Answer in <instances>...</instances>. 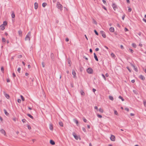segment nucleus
I'll return each mask as SVG.
<instances>
[{
  "instance_id": "nucleus-42",
  "label": "nucleus",
  "mask_w": 146,
  "mask_h": 146,
  "mask_svg": "<svg viewBox=\"0 0 146 146\" xmlns=\"http://www.w3.org/2000/svg\"><path fill=\"white\" fill-rule=\"evenodd\" d=\"M93 23H94L96 25H97V23L96 21L94 19H93Z\"/></svg>"
},
{
  "instance_id": "nucleus-8",
  "label": "nucleus",
  "mask_w": 146,
  "mask_h": 146,
  "mask_svg": "<svg viewBox=\"0 0 146 146\" xmlns=\"http://www.w3.org/2000/svg\"><path fill=\"white\" fill-rule=\"evenodd\" d=\"M0 132L3 134L5 135H6V132L3 129H2L0 130Z\"/></svg>"
},
{
  "instance_id": "nucleus-1",
  "label": "nucleus",
  "mask_w": 146,
  "mask_h": 146,
  "mask_svg": "<svg viewBox=\"0 0 146 146\" xmlns=\"http://www.w3.org/2000/svg\"><path fill=\"white\" fill-rule=\"evenodd\" d=\"M31 35V32H29L27 35H26L25 38V40H30V37Z\"/></svg>"
},
{
  "instance_id": "nucleus-5",
  "label": "nucleus",
  "mask_w": 146,
  "mask_h": 146,
  "mask_svg": "<svg viewBox=\"0 0 146 146\" xmlns=\"http://www.w3.org/2000/svg\"><path fill=\"white\" fill-rule=\"evenodd\" d=\"M110 139L112 141H115V137L113 135H111Z\"/></svg>"
},
{
  "instance_id": "nucleus-48",
  "label": "nucleus",
  "mask_w": 146,
  "mask_h": 146,
  "mask_svg": "<svg viewBox=\"0 0 146 146\" xmlns=\"http://www.w3.org/2000/svg\"><path fill=\"white\" fill-rule=\"evenodd\" d=\"M22 121L23 122V123H25L26 121V120L25 119H23L22 120Z\"/></svg>"
},
{
  "instance_id": "nucleus-45",
  "label": "nucleus",
  "mask_w": 146,
  "mask_h": 146,
  "mask_svg": "<svg viewBox=\"0 0 146 146\" xmlns=\"http://www.w3.org/2000/svg\"><path fill=\"white\" fill-rule=\"evenodd\" d=\"M129 51L131 52L132 53H133V50H132L131 49V48H129Z\"/></svg>"
},
{
  "instance_id": "nucleus-14",
  "label": "nucleus",
  "mask_w": 146,
  "mask_h": 146,
  "mask_svg": "<svg viewBox=\"0 0 146 146\" xmlns=\"http://www.w3.org/2000/svg\"><path fill=\"white\" fill-rule=\"evenodd\" d=\"M109 31L111 32H113L114 31V29L113 27H111L109 29Z\"/></svg>"
},
{
  "instance_id": "nucleus-6",
  "label": "nucleus",
  "mask_w": 146,
  "mask_h": 146,
  "mask_svg": "<svg viewBox=\"0 0 146 146\" xmlns=\"http://www.w3.org/2000/svg\"><path fill=\"white\" fill-rule=\"evenodd\" d=\"M112 7L115 11V10L117 9V5L114 3H113L112 4Z\"/></svg>"
},
{
  "instance_id": "nucleus-37",
  "label": "nucleus",
  "mask_w": 146,
  "mask_h": 146,
  "mask_svg": "<svg viewBox=\"0 0 146 146\" xmlns=\"http://www.w3.org/2000/svg\"><path fill=\"white\" fill-rule=\"evenodd\" d=\"M134 68V70H135V71L137 72H138V70L137 69V68L135 66V67H133Z\"/></svg>"
},
{
  "instance_id": "nucleus-34",
  "label": "nucleus",
  "mask_w": 146,
  "mask_h": 146,
  "mask_svg": "<svg viewBox=\"0 0 146 146\" xmlns=\"http://www.w3.org/2000/svg\"><path fill=\"white\" fill-rule=\"evenodd\" d=\"M6 41V39L3 37L2 38V42H5Z\"/></svg>"
},
{
  "instance_id": "nucleus-4",
  "label": "nucleus",
  "mask_w": 146,
  "mask_h": 146,
  "mask_svg": "<svg viewBox=\"0 0 146 146\" xmlns=\"http://www.w3.org/2000/svg\"><path fill=\"white\" fill-rule=\"evenodd\" d=\"M100 33L102 34V36L104 38H106V36L105 34V33L103 31H100Z\"/></svg>"
},
{
  "instance_id": "nucleus-57",
  "label": "nucleus",
  "mask_w": 146,
  "mask_h": 146,
  "mask_svg": "<svg viewBox=\"0 0 146 146\" xmlns=\"http://www.w3.org/2000/svg\"><path fill=\"white\" fill-rule=\"evenodd\" d=\"M42 65L43 67H44L45 65H44V62H43L42 63Z\"/></svg>"
},
{
  "instance_id": "nucleus-27",
  "label": "nucleus",
  "mask_w": 146,
  "mask_h": 146,
  "mask_svg": "<svg viewBox=\"0 0 146 146\" xmlns=\"http://www.w3.org/2000/svg\"><path fill=\"white\" fill-rule=\"evenodd\" d=\"M118 98L119 99H121L122 101H124V99L123 98V97H121V96H119Z\"/></svg>"
},
{
  "instance_id": "nucleus-22",
  "label": "nucleus",
  "mask_w": 146,
  "mask_h": 146,
  "mask_svg": "<svg viewBox=\"0 0 146 146\" xmlns=\"http://www.w3.org/2000/svg\"><path fill=\"white\" fill-rule=\"evenodd\" d=\"M133 91L135 94L137 95L138 94V92L137 90H133Z\"/></svg>"
},
{
  "instance_id": "nucleus-50",
  "label": "nucleus",
  "mask_w": 146,
  "mask_h": 146,
  "mask_svg": "<svg viewBox=\"0 0 146 146\" xmlns=\"http://www.w3.org/2000/svg\"><path fill=\"white\" fill-rule=\"evenodd\" d=\"M82 130L83 131H84V132H86V129L84 127H83L82 128Z\"/></svg>"
},
{
  "instance_id": "nucleus-56",
  "label": "nucleus",
  "mask_w": 146,
  "mask_h": 146,
  "mask_svg": "<svg viewBox=\"0 0 146 146\" xmlns=\"http://www.w3.org/2000/svg\"><path fill=\"white\" fill-rule=\"evenodd\" d=\"M16 76L15 74L14 73H13V78H15Z\"/></svg>"
},
{
  "instance_id": "nucleus-53",
  "label": "nucleus",
  "mask_w": 146,
  "mask_h": 146,
  "mask_svg": "<svg viewBox=\"0 0 146 146\" xmlns=\"http://www.w3.org/2000/svg\"><path fill=\"white\" fill-rule=\"evenodd\" d=\"M17 102L19 103H20L21 102V100L20 99H19L17 100Z\"/></svg>"
},
{
  "instance_id": "nucleus-25",
  "label": "nucleus",
  "mask_w": 146,
  "mask_h": 146,
  "mask_svg": "<svg viewBox=\"0 0 146 146\" xmlns=\"http://www.w3.org/2000/svg\"><path fill=\"white\" fill-rule=\"evenodd\" d=\"M47 3H43L42 4V6L43 7H44L46 5Z\"/></svg>"
},
{
  "instance_id": "nucleus-46",
  "label": "nucleus",
  "mask_w": 146,
  "mask_h": 146,
  "mask_svg": "<svg viewBox=\"0 0 146 146\" xmlns=\"http://www.w3.org/2000/svg\"><path fill=\"white\" fill-rule=\"evenodd\" d=\"M114 113L116 115H117L118 114L117 111L116 110L114 111Z\"/></svg>"
},
{
  "instance_id": "nucleus-12",
  "label": "nucleus",
  "mask_w": 146,
  "mask_h": 146,
  "mask_svg": "<svg viewBox=\"0 0 146 146\" xmlns=\"http://www.w3.org/2000/svg\"><path fill=\"white\" fill-rule=\"evenodd\" d=\"M0 29L1 30H3L5 29V26L3 24L1 25L0 26Z\"/></svg>"
},
{
  "instance_id": "nucleus-11",
  "label": "nucleus",
  "mask_w": 146,
  "mask_h": 146,
  "mask_svg": "<svg viewBox=\"0 0 146 146\" xmlns=\"http://www.w3.org/2000/svg\"><path fill=\"white\" fill-rule=\"evenodd\" d=\"M94 58H95V60L96 61H98V59L97 58V56L96 54V53H94Z\"/></svg>"
},
{
  "instance_id": "nucleus-36",
  "label": "nucleus",
  "mask_w": 146,
  "mask_h": 146,
  "mask_svg": "<svg viewBox=\"0 0 146 146\" xmlns=\"http://www.w3.org/2000/svg\"><path fill=\"white\" fill-rule=\"evenodd\" d=\"M7 24V22L6 21H4L3 22V25H4V26L6 25Z\"/></svg>"
},
{
  "instance_id": "nucleus-61",
  "label": "nucleus",
  "mask_w": 146,
  "mask_h": 146,
  "mask_svg": "<svg viewBox=\"0 0 146 146\" xmlns=\"http://www.w3.org/2000/svg\"><path fill=\"white\" fill-rule=\"evenodd\" d=\"M137 34L139 36H140L141 35V33L140 32L138 33H137Z\"/></svg>"
},
{
  "instance_id": "nucleus-60",
  "label": "nucleus",
  "mask_w": 146,
  "mask_h": 146,
  "mask_svg": "<svg viewBox=\"0 0 146 146\" xmlns=\"http://www.w3.org/2000/svg\"><path fill=\"white\" fill-rule=\"evenodd\" d=\"M120 48L121 49H123L124 48L123 46L122 45H120Z\"/></svg>"
},
{
  "instance_id": "nucleus-52",
  "label": "nucleus",
  "mask_w": 146,
  "mask_h": 146,
  "mask_svg": "<svg viewBox=\"0 0 146 146\" xmlns=\"http://www.w3.org/2000/svg\"><path fill=\"white\" fill-rule=\"evenodd\" d=\"M124 31L125 32H127L128 31V29L126 28H125L124 29Z\"/></svg>"
},
{
  "instance_id": "nucleus-63",
  "label": "nucleus",
  "mask_w": 146,
  "mask_h": 146,
  "mask_svg": "<svg viewBox=\"0 0 146 146\" xmlns=\"http://www.w3.org/2000/svg\"><path fill=\"white\" fill-rule=\"evenodd\" d=\"M69 39H68V38H66V39H65V40L66 42H68L69 41Z\"/></svg>"
},
{
  "instance_id": "nucleus-29",
  "label": "nucleus",
  "mask_w": 146,
  "mask_h": 146,
  "mask_svg": "<svg viewBox=\"0 0 146 146\" xmlns=\"http://www.w3.org/2000/svg\"><path fill=\"white\" fill-rule=\"evenodd\" d=\"M18 33L19 36H21L22 34V32L20 30L18 31Z\"/></svg>"
},
{
  "instance_id": "nucleus-35",
  "label": "nucleus",
  "mask_w": 146,
  "mask_h": 146,
  "mask_svg": "<svg viewBox=\"0 0 146 146\" xmlns=\"http://www.w3.org/2000/svg\"><path fill=\"white\" fill-rule=\"evenodd\" d=\"M111 57H113V58H114V57H115V55L113 53H111Z\"/></svg>"
},
{
  "instance_id": "nucleus-44",
  "label": "nucleus",
  "mask_w": 146,
  "mask_h": 146,
  "mask_svg": "<svg viewBox=\"0 0 146 146\" xmlns=\"http://www.w3.org/2000/svg\"><path fill=\"white\" fill-rule=\"evenodd\" d=\"M128 8H128V11L129 12H131V10H132V9L131 8H130L129 7H128Z\"/></svg>"
},
{
  "instance_id": "nucleus-20",
  "label": "nucleus",
  "mask_w": 146,
  "mask_h": 146,
  "mask_svg": "<svg viewBox=\"0 0 146 146\" xmlns=\"http://www.w3.org/2000/svg\"><path fill=\"white\" fill-rule=\"evenodd\" d=\"M51 58L52 59L53 61L54 58V54L53 53H51L50 55Z\"/></svg>"
},
{
  "instance_id": "nucleus-51",
  "label": "nucleus",
  "mask_w": 146,
  "mask_h": 146,
  "mask_svg": "<svg viewBox=\"0 0 146 146\" xmlns=\"http://www.w3.org/2000/svg\"><path fill=\"white\" fill-rule=\"evenodd\" d=\"M125 17V14H124L123 15V16L122 17V19H123V20H124Z\"/></svg>"
},
{
  "instance_id": "nucleus-43",
  "label": "nucleus",
  "mask_w": 146,
  "mask_h": 146,
  "mask_svg": "<svg viewBox=\"0 0 146 146\" xmlns=\"http://www.w3.org/2000/svg\"><path fill=\"white\" fill-rule=\"evenodd\" d=\"M21 68H19L18 69H17V71L19 72V73H20V71H21Z\"/></svg>"
},
{
  "instance_id": "nucleus-40",
  "label": "nucleus",
  "mask_w": 146,
  "mask_h": 146,
  "mask_svg": "<svg viewBox=\"0 0 146 146\" xmlns=\"http://www.w3.org/2000/svg\"><path fill=\"white\" fill-rule=\"evenodd\" d=\"M99 111L101 113H103V109L102 108H100L99 110Z\"/></svg>"
},
{
  "instance_id": "nucleus-32",
  "label": "nucleus",
  "mask_w": 146,
  "mask_h": 146,
  "mask_svg": "<svg viewBox=\"0 0 146 146\" xmlns=\"http://www.w3.org/2000/svg\"><path fill=\"white\" fill-rule=\"evenodd\" d=\"M102 77H103V78H104V79L105 80H106V79L105 76V75L103 74H102Z\"/></svg>"
},
{
  "instance_id": "nucleus-26",
  "label": "nucleus",
  "mask_w": 146,
  "mask_h": 146,
  "mask_svg": "<svg viewBox=\"0 0 146 146\" xmlns=\"http://www.w3.org/2000/svg\"><path fill=\"white\" fill-rule=\"evenodd\" d=\"M1 70L2 73H4V69L3 66H2L1 68Z\"/></svg>"
},
{
  "instance_id": "nucleus-3",
  "label": "nucleus",
  "mask_w": 146,
  "mask_h": 146,
  "mask_svg": "<svg viewBox=\"0 0 146 146\" xmlns=\"http://www.w3.org/2000/svg\"><path fill=\"white\" fill-rule=\"evenodd\" d=\"M87 72L89 74H91L93 73L92 69L91 68H89L87 70Z\"/></svg>"
},
{
  "instance_id": "nucleus-58",
  "label": "nucleus",
  "mask_w": 146,
  "mask_h": 146,
  "mask_svg": "<svg viewBox=\"0 0 146 146\" xmlns=\"http://www.w3.org/2000/svg\"><path fill=\"white\" fill-rule=\"evenodd\" d=\"M27 127L30 130L31 129V127L30 125H28Z\"/></svg>"
},
{
  "instance_id": "nucleus-15",
  "label": "nucleus",
  "mask_w": 146,
  "mask_h": 146,
  "mask_svg": "<svg viewBox=\"0 0 146 146\" xmlns=\"http://www.w3.org/2000/svg\"><path fill=\"white\" fill-rule=\"evenodd\" d=\"M34 6H35V9H37L38 7V3L36 2L34 4Z\"/></svg>"
},
{
  "instance_id": "nucleus-33",
  "label": "nucleus",
  "mask_w": 146,
  "mask_h": 146,
  "mask_svg": "<svg viewBox=\"0 0 146 146\" xmlns=\"http://www.w3.org/2000/svg\"><path fill=\"white\" fill-rule=\"evenodd\" d=\"M132 46L134 48H136V44L134 43H133L132 44Z\"/></svg>"
},
{
  "instance_id": "nucleus-17",
  "label": "nucleus",
  "mask_w": 146,
  "mask_h": 146,
  "mask_svg": "<svg viewBox=\"0 0 146 146\" xmlns=\"http://www.w3.org/2000/svg\"><path fill=\"white\" fill-rule=\"evenodd\" d=\"M58 123L60 126L62 127H63V124L62 121L59 122Z\"/></svg>"
},
{
  "instance_id": "nucleus-21",
  "label": "nucleus",
  "mask_w": 146,
  "mask_h": 146,
  "mask_svg": "<svg viewBox=\"0 0 146 146\" xmlns=\"http://www.w3.org/2000/svg\"><path fill=\"white\" fill-rule=\"evenodd\" d=\"M27 115L28 116H29L31 119H33L34 118L33 117L32 115H31L30 114L28 113L27 114Z\"/></svg>"
},
{
  "instance_id": "nucleus-28",
  "label": "nucleus",
  "mask_w": 146,
  "mask_h": 146,
  "mask_svg": "<svg viewBox=\"0 0 146 146\" xmlns=\"http://www.w3.org/2000/svg\"><path fill=\"white\" fill-rule=\"evenodd\" d=\"M82 96H84L85 95V93L83 90H81L80 92Z\"/></svg>"
},
{
  "instance_id": "nucleus-49",
  "label": "nucleus",
  "mask_w": 146,
  "mask_h": 146,
  "mask_svg": "<svg viewBox=\"0 0 146 146\" xmlns=\"http://www.w3.org/2000/svg\"><path fill=\"white\" fill-rule=\"evenodd\" d=\"M83 58L85 59L86 60H88V59L85 56H83Z\"/></svg>"
},
{
  "instance_id": "nucleus-9",
  "label": "nucleus",
  "mask_w": 146,
  "mask_h": 146,
  "mask_svg": "<svg viewBox=\"0 0 146 146\" xmlns=\"http://www.w3.org/2000/svg\"><path fill=\"white\" fill-rule=\"evenodd\" d=\"M139 78L143 80H144L145 79V77L142 75H140Z\"/></svg>"
},
{
  "instance_id": "nucleus-18",
  "label": "nucleus",
  "mask_w": 146,
  "mask_h": 146,
  "mask_svg": "<svg viewBox=\"0 0 146 146\" xmlns=\"http://www.w3.org/2000/svg\"><path fill=\"white\" fill-rule=\"evenodd\" d=\"M5 97L7 99H9L10 98L9 95L7 94H4Z\"/></svg>"
},
{
  "instance_id": "nucleus-41",
  "label": "nucleus",
  "mask_w": 146,
  "mask_h": 146,
  "mask_svg": "<svg viewBox=\"0 0 146 146\" xmlns=\"http://www.w3.org/2000/svg\"><path fill=\"white\" fill-rule=\"evenodd\" d=\"M83 120L84 121V122H85V123L87 122V120L85 117L83 118Z\"/></svg>"
},
{
  "instance_id": "nucleus-31",
  "label": "nucleus",
  "mask_w": 146,
  "mask_h": 146,
  "mask_svg": "<svg viewBox=\"0 0 146 146\" xmlns=\"http://www.w3.org/2000/svg\"><path fill=\"white\" fill-rule=\"evenodd\" d=\"M11 16H12V17L13 18H14L15 17V15L13 12L12 13Z\"/></svg>"
},
{
  "instance_id": "nucleus-47",
  "label": "nucleus",
  "mask_w": 146,
  "mask_h": 146,
  "mask_svg": "<svg viewBox=\"0 0 146 146\" xmlns=\"http://www.w3.org/2000/svg\"><path fill=\"white\" fill-rule=\"evenodd\" d=\"M126 68H127V69L128 70H129V71L130 72H131V70L129 68V67H126Z\"/></svg>"
},
{
  "instance_id": "nucleus-59",
  "label": "nucleus",
  "mask_w": 146,
  "mask_h": 146,
  "mask_svg": "<svg viewBox=\"0 0 146 146\" xmlns=\"http://www.w3.org/2000/svg\"><path fill=\"white\" fill-rule=\"evenodd\" d=\"M135 80L133 79V80H131V82L132 83H133L135 82Z\"/></svg>"
},
{
  "instance_id": "nucleus-64",
  "label": "nucleus",
  "mask_w": 146,
  "mask_h": 146,
  "mask_svg": "<svg viewBox=\"0 0 146 146\" xmlns=\"http://www.w3.org/2000/svg\"><path fill=\"white\" fill-rule=\"evenodd\" d=\"M144 106L146 107V102H144Z\"/></svg>"
},
{
  "instance_id": "nucleus-24",
  "label": "nucleus",
  "mask_w": 146,
  "mask_h": 146,
  "mask_svg": "<svg viewBox=\"0 0 146 146\" xmlns=\"http://www.w3.org/2000/svg\"><path fill=\"white\" fill-rule=\"evenodd\" d=\"M74 122L76 123L77 125L78 126V122L77 120L76 119H74Z\"/></svg>"
},
{
  "instance_id": "nucleus-55",
  "label": "nucleus",
  "mask_w": 146,
  "mask_h": 146,
  "mask_svg": "<svg viewBox=\"0 0 146 146\" xmlns=\"http://www.w3.org/2000/svg\"><path fill=\"white\" fill-rule=\"evenodd\" d=\"M22 56L21 55H18V57L19 58H22Z\"/></svg>"
},
{
  "instance_id": "nucleus-19",
  "label": "nucleus",
  "mask_w": 146,
  "mask_h": 146,
  "mask_svg": "<svg viewBox=\"0 0 146 146\" xmlns=\"http://www.w3.org/2000/svg\"><path fill=\"white\" fill-rule=\"evenodd\" d=\"M3 110L4 112V113H5V114L6 115L8 116V115H9V113L7 112L6 110L5 109H4Z\"/></svg>"
},
{
  "instance_id": "nucleus-10",
  "label": "nucleus",
  "mask_w": 146,
  "mask_h": 146,
  "mask_svg": "<svg viewBox=\"0 0 146 146\" xmlns=\"http://www.w3.org/2000/svg\"><path fill=\"white\" fill-rule=\"evenodd\" d=\"M72 74L73 75V78H75L76 76V73L75 71L74 70H73L72 71Z\"/></svg>"
},
{
  "instance_id": "nucleus-13",
  "label": "nucleus",
  "mask_w": 146,
  "mask_h": 146,
  "mask_svg": "<svg viewBox=\"0 0 146 146\" xmlns=\"http://www.w3.org/2000/svg\"><path fill=\"white\" fill-rule=\"evenodd\" d=\"M50 143L52 145H54L55 144V142L52 140H50Z\"/></svg>"
},
{
  "instance_id": "nucleus-30",
  "label": "nucleus",
  "mask_w": 146,
  "mask_h": 146,
  "mask_svg": "<svg viewBox=\"0 0 146 146\" xmlns=\"http://www.w3.org/2000/svg\"><path fill=\"white\" fill-rule=\"evenodd\" d=\"M20 96H21V97L22 100L23 101H25V98L23 97V96L22 95H21Z\"/></svg>"
},
{
  "instance_id": "nucleus-39",
  "label": "nucleus",
  "mask_w": 146,
  "mask_h": 146,
  "mask_svg": "<svg viewBox=\"0 0 146 146\" xmlns=\"http://www.w3.org/2000/svg\"><path fill=\"white\" fill-rule=\"evenodd\" d=\"M97 116H98V117L99 118H101L102 117V116L100 114H97Z\"/></svg>"
},
{
  "instance_id": "nucleus-23",
  "label": "nucleus",
  "mask_w": 146,
  "mask_h": 146,
  "mask_svg": "<svg viewBox=\"0 0 146 146\" xmlns=\"http://www.w3.org/2000/svg\"><path fill=\"white\" fill-rule=\"evenodd\" d=\"M109 99L112 101H113L114 100L113 97L111 96H109Z\"/></svg>"
},
{
  "instance_id": "nucleus-16",
  "label": "nucleus",
  "mask_w": 146,
  "mask_h": 146,
  "mask_svg": "<svg viewBox=\"0 0 146 146\" xmlns=\"http://www.w3.org/2000/svg\"><path fill=\"white\" fill-rule=\"evenodd\" d=\"M49 129L51 130H53V125L52 124H50L49 125Z\"/></svg>"
},
{
  "instance_id": "nucleus-54",
  "label": "nucleus",
  "mask_w": 146,
  "mask_h": 146,
  "mask_svg": "<svg viewBox=\"0 0 146 146\" xmlns=\"http://www.w3.org/2000/svg\"><path fill=\"white\" fill-rule=\"evenodd\" d=\"M102 1L104 3V4H106V1L105 0H102Z\"/></svg>"
},
{
  "instance_id": "nucleus-62",
  "label": "nucleus",
  "mask_w": 146,
  "mask_h": 146,
  "mask_svg": "<svg viewBox=\"0 0 146 146\" xmlns=\"http://www.w3.org/2000/svg\"><path fill=\"white\" fill-rule=\"evenodd\" d=\"M125 110H126L127 111H129V108H125Z\"/></svg>"
},
{
  "instance_id": "nucleus-38",
  "label": "nucleus",
  "mask_w": 146,
  "mask_h": 146,
  "mask_svg": "<svg viewBox=\"0 0 146 146\" xmlns=\"http://www.w3.org/2000/svg\"><path fill=\"white\" fill-rule=\"evenodd\" d=\"M94 33H95L96 35H98V33L97 31L96 30H94Z\"/></svg>"
},
{
  "instance_id": "nucleus-7",
  "label": "nucleus",
  "mask_w": 146,
  "mask_h": 146,
  "mask_svg": "<svg viewBox=\"0 0 146 146\" xmlns=\"http://www.w3.org/2000/svg\"><path fill=\"white\" fill-rule=\"evenodd\" d=\"M72 135L74 137V138L77 140H78V136L76 135V134L74 133H72Z\"/></svg>"
},
{
  "instance_id": "nucleus-2",
  "label": "nucleus",
  "mask_w": 146,
  "mask_h": 146,
  "mask_svg": "<svg viewBox=\"0 0 146 146\" xmlns=\"http://www.w3.org/2000/svg\"><path fill=\"white\" fill-rule=\"evenodd\" d=\"M56 7L58 9H60L61 10H62V6L60 3L59 2H57Z\"/></svg>"
}]
</instances>
